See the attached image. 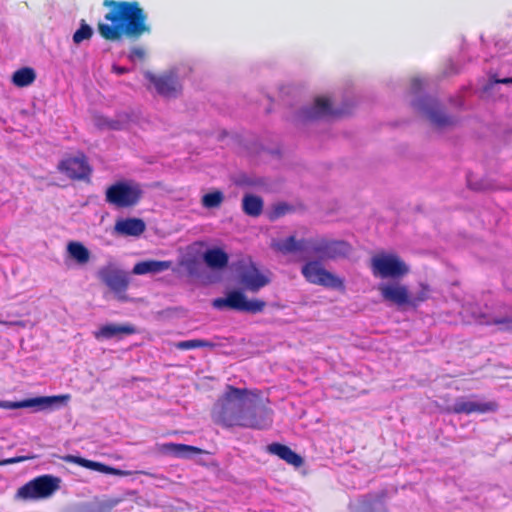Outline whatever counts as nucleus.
I'll return each mask as SVG.
<instances>
[{
    "mask_svg": "<svg viewBox=\"0 0 512 512\" xmlns=\"http://www.w3.org/2000/svg\"><path fill=\"white\" fill-rule=\"evenodd\" d=\"M103 5L110 8L104 16L109 23L98 24V32L105 40H137L150 32L147 16L137 1L105 0Z\"/></svg>",
    "mask_w": 512,
    "mask_h": 512,
    "instance_id": "f257e3e1",
    "label": "nucleus"
},
{
    "mask_svg": "<svg viewBox=\"0 0 512 512\" xmlns=\"http://www.w3.org/2000/svg\"><path fill=\"white\" fill-rule=\"evenodd\" d=\"M248 393L247 389L228 385L223 404L216 417V423L225 428L235 426L256 430L269 428L273 422V411L264 405L245 409L244 397Z\"/></svg>",
    "mask_w": 512,
    "mask_h": 512,
    "instance_id": "f03ea898",
    "label": "nucleus"
},
{
    "mask_svg": "<svg viewBox=\"0 0 512 512\" xmlns=\"http://www.w3.org/2000/svg\"><path fill=\"white\" fill-rule=\"evenodd\" d=\"M273 249L282 253H302L303 259L315 257L317 260H335L346 257L351 246L344 240H334L324 237L297 240L295 236L273 242Z\"/></svg>",
    "mask_w": 512,
    "mask_h": 512,
    "instance_id": "7ed1b4c3",
    "label": "nucleus"
},
{
    "mask_svg": "<svg viewBox=\"0 0 512 512\" xmlns=\"http://www.w3.org/2000/svg\"><path fill=\"white\" fill-rule=\"evenodd\" d=\"M97 276L116 296L119 301H127L126 291L130 285V275L127 271L110 262L102 266Z\"/></svg>",
    "mask_w": 512,
    "mask_h": 512,
    "instance_id": "20e7f679",
    "label": "nucleus"
},
{
    "mask_svg": "<svg viewBox=\"0 0 512 512\" xmlns=\"http://www.w3.org/2000/svg\"><path fill=\"white\" fill-rule=\"evenodd\" d=\"M301 274L311 284L340 291L345 290L344 280L326 270L320 260H307L301 268Z\"/></svg>",
    "mask_w": 512,
    "mask_h": 512,
    "instance_id": "39448f33",
    "label": "nucleus"
},
{
    "mask_svg": "<svg viewBox=\"0 0 512 512\" xmlns=\"http://www.w3.org/2000/svg\"><path fill=\"white\" fill-rule=\"evenodd\" d=\"M105 196L109 204L118 208H128L139 202L142 190L137 183L118 181L107 188Z\"/></svg>",
    "mask_w": 512,
    "mask_h": 512,
    "instance_id": "423d86ee",
    "label": "nucleus"
},
{
    "mask_svg": "<svg viewBox=\"0 0 512 512\" xmlns=\"http://www.w3.org/2000/svg\"><path fill=\"white\" fill-rule=\"evenodd\" d=\"M371 271L374 277L401 278L409 273V268L405 262L396 254H381L372 257Z\"/></svg>",
    "mask_w": 512,
    "mask_h": 512,
    "instance_id": "0eeeda50",
    "label": "nucleus"
},
{
    "mask_svg": "<svg viewBox=\"0 0 512 512\" xmlns=\"http://www.w3.org/2000/svg\"><path fill=\"white\" fill-rule=\"evenodd\" d=\"M60 487V479L52 475H42L29 481L17 491V497L23 500L48 498Z\"/></svg>",
    "mask_w": 512,
    "mask_h": 512,
    "instance_id": "6e6552de",
    "label": "nucleus"
},
{
    "mask_svg": "<svg viewBox=\"0 0 512 512\" xmlns=\"http://www.w3.org/2000/svg\"><path fill=\"white\" fill-rule=\"evenodd\" d=\"M212 305L216 309L229 308L253 314L262 312L266 307V303L263 300H248L246 296L238 290L229 292L226 297L214 299Z\"/></svg>",
    "mask_w": 512,
    "mask_h": 512,
    "instance_id": "1a4fd4ad",
    "label": "nucleus"
},
{
    "mask_svg": "<svg viewBox=\"0 0 512 512\" xmlns=\"http://www.w3.org/2000/svg\"><path fill=\"white\" fill-rule=\"evenodd\" d=\"M381 299L398 308L409 307L410 291L407 285L399 281L381 282L377 286Z\"/></svg>",
    "mask_w": 512,
    "mask_h": 512,
    "instance_id": "9d476101",
    "label": "nucleus"
},
{
    "mask_svg": "<svg viewBox=\"0 0 512 512\" xmlns=\"http://www.w3.org/2000/svg\"><path fill=\"white\" fill-rule=\"evenodd\" d=\"M70 399V395L57 396H40L22 401H0V408L3 409H20V408H37L44 410L54 405L65 404Z\"/></svg>",
    "mask_w": 512,
    "mask_h": 512,
    "instance_id": "9b49d317",
    "label": "nucleus"
},
{
    "mask_svg": "<svg viewBox=\"0 0 512 512\" xmlns=\"http://www.w3.org/2000/svg\"><path fill=\"white\" fill-rule=\"evenodd\" d=\"M415 106L438 128L448 127L455 123L454 119L446 115L438 101L433 98H422L415 103Z\"/></svg>",
    "mask_w": 512,
    "mask_h": 512,
    "instance_id": "f8f14e48",
    "label": "nucleus"
},
{
    "mask_svg": "<svg viewBox=\"0 0 512 512\" xmlns=\"http://www.w3.org/2000/svg\"><path fill=\"white\" fill-rule=\"evenodd\" d=\"M58 169L69 178L78 180L87 178L91 172L86 157L83 154L62 160L58 165Z\"/></svg>",
    "mask_w": 512,
    "mask_h": 512,
    "instance_id": "ddd939ff",
    "label": "nucleus"
},
{
    "mask_svg": "<svg viewBox=\"0 0 512 512\" xmlns=\"http://www.w3.org/2000/svg\"><path fill=\"white\" fill-rule=\"evenodd\" d=\"M239 282L244 289L255 293L268 285L270 283V279L262 274L255 264L251 263L240 271Z\"/></svg>",
    "mask_w": 512,
    "mask_h": 512,
    "instance_id": "4468645a",
    "label": "nucleus"
},
{
    "mask_svg": "<svg viewBox=\"0 0 512 512\" xmlns=\"http://www.w3.org/2000/svg\"><path fill=\"white\" fill-rule=\"evenodd\" d=\"M342 114L339 110H334L330 100L327 97L315 98L314 104L302 110V118L304 120H315L323 117H338Z\"/></svg>",
    "mask_w": 512,
    "mask_h": 512,
    "instance_id": "2eb2a0df",
    "label": "nucleus"
},
{
    "mask_svg": "<svg viewBox=\"0 0 512 512\" xmlns=\"http://www.w3.org/2000/svg\"><path fill=\"white\" fill-rule=\"evenodd\" d=\"M498 403L495 401L476 402L460 398L456 400L452 407V412L455 414H472V413H488L498 410Z\"/></svg>",
    "mask_w": 512,
    "mask_h": 512,
    "instance_id": "dca6fc26",
    "label": "nucleus"
},
{
    "mask_svg": "<svg viewBox=\"0 0 512 512\" xmlns=\"http://www.w3.org/2000/svg\"><path fill=\"white\" fill-rule=\"evenodd\" d=\"M63 460L67 463H73L77 464L79 466H82L84 468L97 471L103 474H110L115 476H127L130 474L128 471L120 470L111 466H108L106 464H103L101 462H96L92 460L85 459L80 456H74V455H66L63 457Z\"/></svg>",
    "mask_w": 512,
    "mask_h": 512,
    "instance_id": "f3484780",
    "label": "nucleus"
},
{
    "mask_svg": "<svg viewBox=\"0 0 512 512\" xmlns=\"http://www.w3.org/2000/svg\"><path fill=\"white\" fill-rule=\"evenodd\" d=\"M266 451L269 454L278 456L281 460L285 461L287 464L292 465L296 468L303 465V458L299 454L294 452L287 445L274 442L267 445Z\"/></svg>",
    "mask_w": 512,
    "mask_h": 512,
    "instance_id": "a211bd4d",
    "label": "nucleus"
},
{
    "mask_svg": "<svg viewBox=\"0 0 512 512\" xmlns=\"http://www.w3.org/2000/svg\"><path fill=\"white\" fill-rule=\"evenodd\" d=\"M145 228V222L140 218H124L116 221L114 232L122 236L138 237Z\"/></svg>",
    "mask_w": 512,
    "mask_h": 512,
    "instance_id": "6ab92c4d",
    "label": "nucleus"
},
{
    "mask_svg": "<svg viewBox=\"0 0 512 512\" xmlns=\"http://www.w3.org/2000/svg\"><path fill=\"white\" fill-rule=\"evenodd\" d=\"M203 260L210 269L221 270L228 265L229 256L222 248L214 247L204 252Z\"/></svg>",
    "mask_w": 512,
    "mask_h": 512,
    "instance_id": "aec40b11",
    "label": "nucleus"
},
{
    "mask_svg": "<svg viewBox=\"0 0 512 512\" xmlns=\"http://www.w3.org/2000/svg\"><path fill=\"white\" fill-rule=\"evenodd\" d=\"M135 332L132 325L106 324L93 332L96 339H111L120 335H130Z\"/></svg>",
    "mask_w": 512,
    "mask_h": 512,
    "instance_id": "412c9836",
    "label": "nucleus"
},
{
    "mask_svg": "<svg viewBox=\"0 0 512 512\" xmlns=\"http://www.w3.org/2000/svg\"><path fill=\"white\" fill-rule=\"evenodd\" d=\"M182 86L178 80V76L174 71H169L162 75V96L176 97L181 93Z\"/></svg>",
    "mask_w": 512,
    "mask_h": 512,
    "instance_id": "4be33fe9",
    "label": "nucleus"
},
{
    "mask_svg": "<svg viewBox=\"0 0 512 512\" xmlns=\"http://www.w3.org/2000/svg\"><path fill=\"white\" fill-rule=\"evenodd\" d=\"M162 452L173 454L179 457H191L202 453V449L185 444L165 443L162 444Z\"/></svg>",
    "mask_w": 512,
    "mask_h": 512,
    "instance_id": "5701e85b",
    "label": "nucleus"
},
{
    "mask_svg": "<svg viewBox=\"0 0 512 512\" xmlns=\"http://www.w3.org/2000/svg\"><path fill=\"white\" fill-rule=\"evenodd\" d=\"M67 252L79 265H85L90 260V251L81 242H69Z\"/></svg>",
    "mask_w": 512,
    "mask_h": 512,
    "instance_id": "b1692460",
    "label": "nucleus"
},
{
    "mask_svg": "<svg viewBox=\"0 0 512 512\" xmlns=\"http://www.w3.org/2000/svg\"><path fill=\"white\" fill-rule=\"evenodd\" d=\"M243 212L252 217H257L262 213L263 200L259 196L246 194L242 200Z\"/></svg>",
    "mask_w": 512,
    "mask_h": 512,
    "instance_id": "393cba45",
    "label": "nucleus"
},
{
    "mask_svg": "<svg viewBox=\"0 0 512 512\" xmlns=\"http://www.w3.org/2000/svg\"><path fill=\"white\" fill-rule=\"evenodd\" d=\"M509 315H504L500 317H489L487 315H482L481 320L479 321L483 325H495L502 332H512V309H510Z\"/></svg>",
    "mask_w": 512,
    "mask_h": 512,
    "instance_id": "a878e982",
    "label": "nucleus"
},
{
    "mask_svg": "<svg viewBox=\"0 0 512 512\" xmlns=\"http://www.w3.org/2000/svg\"><path fill=\"white\" fill-rule=\"evenodd\" d=\"M36 79V73L33 68L23 67L16 70L12 75V83L17 87H27Z\"/></svg>",
    "mask_w": 512,
    "mask_h": 512,
    "instance_id": "bb28decb",
    "label": "nucleus"
},
{
    "mask_svg": "<svg viewBox=\"0 0 512 512\" xmlns=\"http://www.w3.org/2000/svg\"><path fill=\"white\" fill-rule=\"evenodd\" d=\"M170 349L176 348L178 350H191L197 348H215L216 344L205 340V339H190L185 341H179L175 343H168Z\"/></svg>",
    "mask_w": 512,
    "mask_h": 512,
    "instance_id": "cd10ccee",
    "label": "nucleus"
},
{
    "mask_svg": "<svg viewBox=\"0 0 512 512\" xmlns=\"http://www.w3.org/2000/svg\"><path fill=\"white\" fill-rule=\"evenodd\" d=\"M158 273H160V261L158 260L138 262L132 269V274L135 275H154Z\"/></svg>",
    "mask_w": 512,
    "mask_h": 512,
    "instance_id": "c85d7f7f",
    "label": "nucleus"
},
{
    "mask_svg": "<svg viewBox=\"0 0 512 512\" xmlns=\"http://www.w3.org/2000/svg\"><path fill=\"white\" fill-rule=\"evenodd\" d=\"M432 289L427 283H419V290L414 296L410 294L409 307L417 308L421 303L427 301L431 297Z\"/></svg>",
    "mask_w": 512,
    "mask_h": 512,
    "instance_id": "c756f323",
    "label": "nucleus"
},
{
    "mask_svg": "<svg viewBox=\"0 0 512 512\" xmlns=\"http://www.w3.org/2000/svg\"><path fill=\"white\" fill-rule=\"evenodd\" d=\"M143 85L153 95L160 94V76L150 70H143Z\"/></svg>",
    "mask_w": 512,
    "mask_h": 512,
    "instance_id": "7c9ffc66",
    "label": "nucleus"
},
{
    "mask_svg": "<svg viewBox=\"0 0 512 512\" xmlns=\"http://www.w3.org/2000/svg\"><path fill=\"white\" fill-rule=\"evenodd\" d=\"M92 35L93 29L84 20H82L80 27L73 35V42L75 44H80L82 41L90 39Z\"/></svg>",
    "mask_w": 512,
    "mask_h": 512,
    "instance_id": "2f4dec72",
    "label": "nucleus"
},
{
    "mask_svg": "<svg viewBox=\"0 0 512 512\" xmlns=\"http://www.w3.org/2000/svg\"><path fill=\"white\" fill-rule=\"evenodd\" d=\"M224 196L221 191L207 193L202 198V204L206 208H215L221 205Z\"/></svg>",
    "mask_w": 512,
    "mask_h": 512,
    "instance_id": "473e14b6",
    "label": "nucleus"
},
{
    "mask_svg": "<svg viewBox=\"0 0 512 512\" xmlns=\"http://www.w3.org/2000/svg\"><path fill=\"white\" fill-rule=\"evenodd\" d=\"M119 503V500H111L105 504H89L85 505L81 512H110V510Z\"/></svg>",
    "mask_w": 512,
    "mask_h": 512,
    "instance_id": "72a5a7b5",
    "label": "nucleus"
},
{
    "mask_svg": "<svg viewBox=\"0 0 512 512\" xmlns=\"http://www.w3.org/2000/svg\"><path fill=\"white\" fill-rule=\"evenodd\" d=\"M128 123V117L126 115H119L115 119L109 118V130H122Z\"/></svg>",
    "mask_w": 512,
    "mask_h": 512,
    "instance_id": "f704fd0d",
    "label": "nucleus"
},
{
    "mask_svg": "<svg viewBox=\"0 0 512 512\" xmlns=\"http://www.w3.org/2000/svg\"><path fill=\"white\" fill-rule=\"evenodd\" d=\"M93 122L96 127L99 129H107L109 130V118L103 115H95L93 117Z\"/></svg>",
    "mask_w": 512,
    "mask_h": 512,
    "instance_id": "c9c22d12",
    "label": "nucleus"
},
{
    "mask_svg": "<svg viewBox=\"0 0 512 512\" xmlns=\"http://www.w3.org/2000/svg\"><path fill=\"white\" fill-rule=\"evenodd\" d=\"M144 56H145L144 49H142L141 47H134L133 49H131V51H130V53L128 55V58L131 61H136V60L143 59Z\"/></svg>",
    "mask_w": 512,
    "mask_h": 512,
    "instance_id": "e433bc0d",
    "label": "nucleus"
},
{
    "mask_svg": "<svg viewBox=\"0 0 512 512\" xmlns=\"http://www.w3.org/2000/svg\"><path fill=\"white\" fill-rule=\"evenodd\" d=\"M31 458L32 457H30V456H17V457H13V458L4 459V460L0 461V466L20 463V462L26 461Z\"/></svg>",
    "mask_w": 512,
    "mask_h": 512,
    "instance_id": "4c0bfd02",
    "label": "nucleus"
},
{
    "mask_svg": "<svg viewBox=\"0 0 512 512\" xmlns=\"http://www.w3.org/2000/svg\"><path fill=\"white\" fill-rule=\"evenodd\" d=\"M411 88H412L413 92H415V93L420 91L422 88V81L418 78L412 79Z\"/></svg>",
    "mask_w": 512,
    "mask_h": 512,
    "instance_id": "58836bf2",
    "label": "nucleus"
},
{
    "mask_svg": "<svg viewBox=\"0 0 512 512\" xmlns=\"http://www.w3.org/2000/svg\"><path fill=\"white\" fill-rule=\"evenodd\" d=\"M491 82L497 83V84H512V77L499 79V78H496L495 76H493L491 78Z\"/></svg>",
    "mask_w": 512,
    "mask_h": 512,
    "instance_id": "ea45409f",
    "label": "nucleus"
},
{
    "mask_svg": "<svg viewBox=\"0 0 512 512\" xmlns=\"http://www.w3.org/2000/svg\"><path fill=\"white\" fill-rule=\"evenodd\" d=\"M112 71L118 75H121V74H125L127 72H129L130 70L126 67H122V66H118V65H113L112 66Z\"/></svg>",
    "mask_w": 512,
    "mask_h": 512,
    "instance_id": "a19ab883",
    "label": "nucleus"
},
{
    "mask_svg": "<svg viewBox=\"0 0 512 512\" xmlns=\"http://www.w3.org/2000/svg\"><path fill=\"white\" fill-rule=\"evenodd\" d=\"M0 324H4L7 326H24V323L22 321H3L0 320Z\"/></svg>",
    "mask_w": 512,
    "mask_h": 512,
    "instance_id": "79ce46f5",
    "label": "nucleus"
},
{
    "mask_svg": "<svg viewBox=\"0 0 512 512\" xmlns=\"http://www.w3.org/2000/svg\"><path fill=\"white\" fill-rule=\"evenodd\" d=\"M285 209L286 207L285 206H278L275 210V213L277 216H281V215H284L285 213Z\"/></svg>",
    "mask_w": 512,
    "mask_h": 512,
    "instance_id": "37998d69",
    "label": "nucleus"
},
{
    "mask_svg": "<svg viewBox=\"0 0 512 512\" xmlns=\"http://www.w3.org/2000/svg\"><path fill=\"white\" fill-rule=\"evenodd\" d=\"M169 267V263L166 261H162V270H165Z\"/></svg>",
    "mask_w": 512,
    "mask_h": 512,
    "instance_id": "c03bdc74",
    "label": "nucleus"
}]
</instances>
